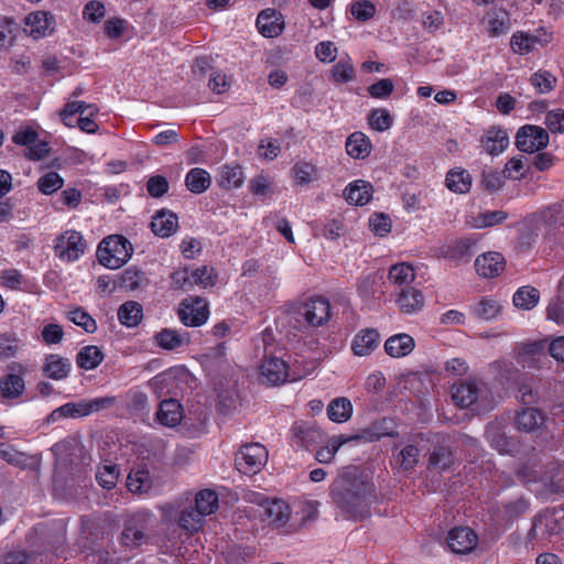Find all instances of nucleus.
I'll return each mask as SVG.
<instances>
[{
	"label": "nucleus",
	"mask_w": 564,
	"mask_h": 564,
	"mask_svg": "<svg viewBox=\"0 0 564 564\" xmlns=\"http://www.w3.org/2000/svg\"><path fill=\"white\" fill-rule=\"evenodd\" d=\"M332 497L343 512L354 519L369 513L373 486L354 473L346 471L332 485Z\"/></svg>",
	"instance_id": "obj_1"
},
{
	"label": "nucleus",
	"mask_w": 564,
	"mask_h": 564,
	"mask_svg": "<svg viewBox=\"0 0 564 564\" xmlns=\"http://www.w3.org/2000/svg\"><path fill=\"white\" fill-rule=\"evenodd\" d=\"M133 248L123 236H109L105 238L97 250L98 261L109 269H119L131 258Z\"/></svg>",
	"instance_id": "obj_2"
},
{
	"label": "nucleus",
	"mask_w": 564,
	"mask_h": 564,
	"mask_svg": "<svg viewBox=\"0 0 564 564\" xmlns=\"http://www.w3.org/2000/svg\"><path fill=\"white\" fill-rule=\"evenodd\" d=\"M268 458L265 447L259 443L243 445L236 455V466L246 475H254L261 470Z\"/></svg>",
	"instance_id": "obj_3"
},
{
	"label": "nucleus",
	"mask_w": 564,
	"mask_h": 564,
	"mask_svg": "<svg viewBox=\"0 0 564 564\" xmlns=\"http://www.w3.org/2000/svg\"><path fill=\"white\" fill-rule=\"evenodd\" d=\"M117 403L116 397H101L90 400H80L78 402H68L61 405L64 417H83L93 413L99 412L115 406Z\"/></svg>",
	"instance_id": "obj_4"
},
{
	"label": "nucleus",
	"mask_w": 564,
	"mask_h": 564,
	"mask_svg": "<svg viewBox=\"0 0 564 564\" xmlns=\"http://www.w3.org/2000/svg\"><path fill=\"white\" fill-rule=\"evenodd\" d=\"M549 133L539 126L525 124L516 135V145L519 151L533 153L544 149L549 144Z\"/></svg>",
	"instance_id": "obj_5"
},
{
	"label": "nucleus",
	"mask_w": 564,
	"mask_h": 564,
	"mask_svg": "<svg viewBox=\"0 0 564 564\" xmlns=\"http://www.w3.org/2000/svg\"><path fill=\"white\" fill-rule=\"evenodd\" d=\"M208 316V304L202 297L184 300L178 308V317L181 322L188 327H198L205 324Z\"/></svg>",
	"instance_id": "obj_6"
},
{
	"label": "nucleus",
	"mask_w": 564,
	"mask_h": 564,
	"mask_svg": "<svg viewBox=\"0 0 564 564\" xmlns=\"http://www.w3.org/2000/svg\"><path fill=\"white\" fill-rule=\"evenodd\" d=\"M297 314L310 327H318L326 324L330 317V304L324 297H314L302 304Z\"/></svg>",
	"instance_id": "obj_7"
},
{
	"label": "nucleus",
	"mask_w": 564,
	"mask_h": 564,
	"mask_svg": "<svg viewBox=\"0 0 564 564\" xmlns=\"http://www.w3.org/2000/svg\"><path fill=\"white\" fill-rule=\"evenodd\" d=\"M86 243L80 232L75 230L66 231L57 239L55 253L64 260H77L85 251Z\"/></svg>",
	"instance_id": "obj_8"
},
{
	"label": "nucleus",
	"mask_w": 564,
	"mask_h": 564,
	"mask_svg": "<svg viewBox=\"0 0 564 564\" xmlns=\"http://www.w3.org/2000/svg\"><path fill=\"white\" fill-rule=\"evenodd\" d=\"M447 544L454 553L468 554L476 549L478 535L469 527H456L448 532Z\"/></svg>",
	"instance_id": "obj_9"
},
{
	"label": "nucleus",
	"mask_w": 564,
	"mask_h": 564,
	"mask_svg": "<svg viewBox=\"0 0 564 564\" xmlns=\"http://www.w3.org/2000/svg\"><path fill=\"white\" fill-rule=\"evenodd\" d=\"M484 390L485 386L477 381H459L452 386V399L460 408H468L478 400Z\"/></svg>",
	"instance_id": "obj_10"
},
{
	"label": "nucleus",
	"mask_w": 564,
	"mask_h": 564,
	"mask_svg": "<svg viewBox=\"0 0 564 564\" xmlns=\"http://www.w3.org/2000/svg\"><path fill=\"white\" fill-rule=\"evenodd\" d=\"M506 265L505 258L499 252H487L477 257L475 268L479 275L484 278H495L503 272Z\"/></svg>",
	"instance_id": "obj_11"
},
{
	"label": "nucleus",
	"mask_w": 564,
	"mask_h": 564,
	"mask_svg": "<svg viewBox=\"0 0 564 564\" xmlns=\"http://www.w3.org/2000/svg\"><path fill=\"white\" fill-rule=\"evenodd\" d=\"M257 28L263 36L276 37L284 28L282 15L274 9H265L257 18Z\"/></svg>",
	"instance_id": "obj_12"
},
{
	"label": "nucleus",
	"mask_w": 564,
	"mask_h": 564,
	"mask_svg": "<svg viewBox=\"0 0 564 564\" xmlns=\"http://www.w3.org/2000/svg\"><path fill=\"white\" fill-rule=\"evenodd\" d=\"M25 24L32 37H44L53 31L54 17L44 11L32 12L26 15Z\"/></svg>",
	"instance_id": "obj_13"
},
{
	"label": "nucleus",
	"mask_w": 564,
	"mask_h": 564,
	"mask_svg": "<svg viewBox=\"0 0 564 564\" xmlns=\"http://www.w3.org/2000/svg\"><path fill=\"white\" fill-rule=\"evenodd\" d=\"M380 334L375 328L360 330L354 338L351 349L356 356L364 357L370 355L378 348Z\"/></svg>",
	"instance_id": "obj_14"
},
{
	"label": "nucleus",
	"mask_w": 564,
	"mask_h": 564,
	"mask_svg": "<svg viewBox=\"0 0 564 564\" xmlns=\"http://www.w3.org/2000/svg\"><path fill=\"white\" fill-rule=\"evenodd\" d=\"M292 432L297 442L310 449L325 440V434L315 425L299 422L292 427Z\"/></svg>",
	"instance_id": "obj_15"
},
{
	"label": "nucleus",
	"mask_w": 564,
	"mask_h": 564,
	"mask_svg": "<svg viewBox=\"0 0 564 564\" xmlns=\"http://www.w3.org/2000/svg\"><path fill=\"white\" fill-rule=\"evenodd\" d=\"M545 421L544 414L535 408H525L514 416V425L517 430L525 433L536 432Z\"/></svg>",
	"instance_id": "obj_16"
},
{
	"label": "nucleus",
	"mask_w": 564,
	"mask_h": 564,
	"mask_svg": "<svg viewBox=\"0 0 564 564\" xmlns=\"http://www.w3.org/2000/svg\"><path fill=\"white\" fill-rule=\"evenodd\" d=\"M261 507L263 509L262 517L276 528L283 527L290 519V508L282 500H265Z\"/></svg>",
	"instance_id": "obj_17"
},
{
	"label": "nucleus",
	"mask_w": 564,
	"mask_h": 564,
	"mask_svg": "<svg viewBox=\"0 0 564 564\" xmlns=\"http://www.w3.org/2000/svg\"><path fill=\"white\" fill-rule=\"evenodd\" d=\"M42 370L50 379L57 381L64 380L68 377L72 370V362L69 359L57 354H51L46 356Z\"/></svg>",
	"instance_id": "obj_18"
},
{
	"label": "nucleus",
	"mask_w": 564,
	"mask_h": 564,
	"mask_svg": "<svg viewBox=\"0 0 564 564\" xmlns=\"http://www.w3.org/2000/svg\"><path fill=\"white\" fill-rule=\"evenodd\" d=\"M261 376L270 383L278 384L288 378L286 364L276 357H265L260 366Z\"/></svg>",
	"instance_id": "obj_19"
},
{
	"label": "nucleus",
	"mask_w": 564,
	"mask_h": 564,
	"mask_svg": "<svg viewBox=\"0 0 564 564\" xmlns=\"http://www.w3.org/2000/svg\"><path fill=\"white\" fill-rule=\"evenodd\" d=\"M372 192V185L369 182L357 180L345 188L344 197L351 205L364 206L371 199Z\"/></svg>",
	"instance_id": "obj_20"
},
{
	"label": "nucleus",
	"mask_w": 564,
	"mask_h": 564,
	"mask_svg": "<svg viewBox=\"0 0 564 564\" xmlns=\"http://www.w3.org/2000/svg\"><path fill=\"white\" fill-rule=\"evenodd\" d=\"M415 347L412 336L409 334H397L389 337L384 343L386 352L392 358L408 356Z\"/></svg>",
	"instance_id": "obj_21"
},
{
	"label": "nucleus",
	"mask_w": 564,
	"mask_h": 564,
	"mask_svg": "<svg viewBox=\"0 0 564 564\" xmlns=\"http://www.w3.org/2000/svg\"><path fill=\"white\" fill-rule=\"evenodd\" d=\"M183 417L182 406L175 399L163 400L156 412L158 421L169 427L176 426Z\"/></svg>",
	"instance_id": "obj_22"
},
{
	"label": "nucleus",
	"mask_w": 564,
	"mask_h": 564,
	"mask_svg": "<svg viewBox=\"0 0 564 564\" xmlns=\"http://www.w3.org/2000/svg\"><path fill=\"white\" fill-rule=\"evenodd\" d=\"M561 524L552 516H540L535 518L530 534L542 540H552L561 533Z\"/></svg>",
	"instance_id": "obj_23"
},
{
	"label": "nucleus",
	"mask_w": 564,
	"mask_h": 564,
	"mask_svg": "<svg viewBox=\"0 0 564 564\" xmlns=\"http://www.w3.org/2000/svg\"><path fill=\"white\" fill-rule=\"evenodd\" d=\"M155 344L164 350H175L189 344L187 333H181L171 328H163L154 335Z\"/></svg>",
	"instance_id": "obj_24"
},
{
	"label": "nucleus",
	"mask_w": 564,
	"mask_h": 564,
	"mask_svg": "<svg viewBox=\"0 0 564 564\" xmlns=\"http://www.w3.org/2000/svg\"><path fill=\"white\" fill-rule=\"evenodd\" d=\"M346 152L356 160L366 159L371 152V142L362 132H354L346 140Z\"/></svg>",
	"instance_id": "obj_25"
},
{
	"label": "nucleus",
	"mask_w": 564,
	"mask_h": 564,
	"mask_svg": "<svg viewBox=\"0 0 564 564\" xmlns=\"http://www.w3.org/2000/svg\"><path fill=\"white\" fill-rule=\"evenodd\" d=\"M178 227V218L171 212H159L151 221L152 231L162 238L170 237Z\"/></svg>",
	"instance_id": "obj_26"
},
{
	"label": "nucleus",
	"mask_w": 564,
	"mask_h": 564,
	"mask_svg": "<svg viewBox=\"0 0 564 564\" xmlns=\"http://www.w3.org/2000/svg\"><path fill=\"white\" fill-rule=\"evenodd\" d=\"M481 143L488 154L497 155L507 148L509 138L506 131L491 128L481 138Z\"/></svg>",
	"instance_id": "obj_27"
},
{
	"label": "nucleus",
	"mask_w": 564,
	"mask_h": 564,
	"mask_svg": "<svg viewBox=\"0 0 564 564\" xmlns=\"http://www.w3.org/2000/svg\"><path fill=\"white\" fill-rule=\"evenodd\" d=\"M245 175L239 165H224L219 169L217 184L225 189L238 188L243 184Z\"/></svg>",
	"instance_id": "obj_28"
},
{
	"label": "nucleus",
	"mask_w": 564,
	"mask_h": 564,
	"mask_svg": "<svg viewBox=\"0 0 564 564\" xmlns=\"http://www.w3.org/2000/svg\"><path fill=\"white\" fill-rule=\"evenodd\" d=\"M153 480L150 471L145 468L131 470L127 478V488L132 494H147L151 490Z\"/></svg>",
	"instance_id": "obj_29"
},
{
	"label": "nucleus",
	"mask_w": 564,
	"mask_h": 564,
	"mask_svg": "<svg viewBox=\"0 0 564 564\" xmlns=\"http://www.w3.org/2000/svg\"><path fill=\"white\" fill-rule=\"evenodd\" d=\"M105 359L102 350L94 345L83 347L77 356L76 364L79 368L85 370L96 369Z\"/></svg>",
	"instance_id": "obj_30"
},
{
	"label": "nucleus",
	"mask_w": 564,
	"mask_h": 564,
	"mask_svg": "<svg viewBox=\"0 0 564 564\" xmlns=\"http://www.w3.org/2000/svg\"><path fill=\"white\" fill-rule=\"evenodd\" d=\"M97 112L98 108L96 105L87 104L85 101H68L61 110L59 116L67 127H74V123L70 121V118L76 113H79L82 117L85 113L89 116H95Z\"/></svg>",
	"instance_id": "obj_31"
},
{
	"label": "nucleus",
	"mask_w": 564,
	"mask_h": 564,
	"mask_svg": "<svg viewBox=\"0 0 564 564\" xmlns=\"http://www.w3.org/2000/svg\"><path fill=\"white\" fill-rule=\"evenodd\" d=\"M212 183L209 173L199 167L189 170L185 177V185L187 189L194 194L204 193Z\"/></svg>",
	"instance_id": "obj_32"
},
{
	"label": "nucleus",
	"mask_w": 564,
	"mask_h": 564,
	"mask_svg": "<svg viewBox=\"0 0 564 564\" xmlns=\"http://www.w3.org/2000/svg\"><path fill=\"white\" fill-rule=\"evenodd\" d=\"M24 389V379L19 375L8 373L0 379V394L3 399L19 398Z\"/></svg>",
	"instance_id": "obj_33"
},
{
	"label": "nucleus",
	"mask_w": 564,
	"mask_h": 564,
	"mask_svg": "<svg viewBox=\"0 0 564 564\" xmlns=\"http://www.w3.org/2000/svg\"><path fill=\"white\" fill-rule=\"evenodd\" d=\"M352 414V404L347 398H336L327 406L328 419L336 423L347 422Z\"/></svg>",
	"instance_id": "obj_34"
},
{
	"label": "nucleus",
	"mask_w": 564,
	"mask_h": 564,
	"mask_svg": "<svg viewBox=\"0 0 564 564\" xmlns=\"http://www.w3.org/2000/svg\"><path fill=\"white\" fill-rule=\"evenodd\" d=\"M204 522L205 516L196 507H187L183 509L178 518V525L189 533L200 530Z\"/></svg>",
	"instance_id": "obj_35"
},
{
	"label": "nucleus",
	"mask_w": 564,
	"mask_h": 564,
	"mask_svg": "<svg viewBox=\"0 0 564 564\" xmlns=\"http://www.w3.org/2000/svg\"><path fill=\"white\" fill-rule=\"evenodd\" d=\"M400 308L404 313H414L422 308L424 297L419 290L413 288L403 289L397 300Z\"/></svg>",
	"instance_id": "obj_36"
},
{
	"label": "nucleus",
	"mask_w": 564,
	"mask_h": 564,
	"mask_svg": "<svg viewBox=\"0 0 564 564\" xmlns=\"http://www.w3.org/2000/svg\"><path fill=\"white\" fill-rule=\"evenodd\" d=\"M142 316V306L134 301L123 303L118 310L119 321L128 327L137 326L141 322Z\"/></svg>",
	"instance_id": "obj_37"
},
{
	"label": "nucleus",
	"mask_w": 564,
	"mask_h": 564,
	"mask_svg": "<svg viewBox=\"0 0 564 564\" xmlns=\"http://www.w3.org/2000/svg\"><path fill=\"white\" fill-rule=\"evenodd\" d=\"M446 186L454 193L465 194L471 187V176L466 170H451L446 175Z\"/></svg>",
	"instance_id": "obj_38"
},
{
	"label": "nucleus",
	"mask_w": 564,
	"mask_h": 564,
	"mask_svg": "<svg viewBox=\"0 0 564 564\" xmlns=\"http://www.w3.org/2000/svg\"><path fill=\"white\" fill-rule=\"evenodd\" d=\"M540 300L538 289L527 285L518 289L513 295V304L521 310H531L536 306Z\"/></svg>",
	"instance_id": "obj_39"
},
{
	"label": "nucleus",
	"mask_w": 564,
	"mask_h": 564,
	"mask_svg": "<svg viewBox=\"0 0 564 564\" xmlns=\"http://www.w3.org/2000/svg\"><path fill=\"white\" fill-rule=\"evenodd\" d=\"M454 464L453 452L446 446H437L430 455L429 466L438 470H447Z\"/></svg>",
	"instance_id": "obj_40"
},
{
	"label": "nucleus",
	"mask_w": 564,
	"mask_h": 564,
	"mask_svg": "<svg viewBox=\"0 0 564 564\" xmlns=\"http://www.w3.org/2000/svg\"><path fill=\"white\" fill-rule=\"evenodd\" d=\"M367 441L373 442L383 436H398V433L392 431V421L382 419L381 421L372 423L369 427L364 430L362 435Z\"/></svg>",
	"instance_id": "obj_41"
},
{
	"label": "nucleus",
	"mask_w": 564,
	"mask_h": 564,
	"mask_svg": "<svg viewBox=\"0 0 564 564\" xmlns=\"http://www.w3.org/2000/svg\"><path fill=\"white\" fill-rule=\"evenodd\" d=\"M195 507L206 517L218 509V496L214 490L199 491L195 498Z\"/></svg>",
	"instance_id": "obj_42"
},
{
	"label": "nucleus",
	"mask_w": 564,
	"mask_h": 564,
	"mask_svg": "<svg viewBox=\"0 0 564 564\" xmlns=\"http://www.w3.org/2000/svg\"><path fill=\"white\" fill-rule=\"evenodd\" d=\"M414 270L411 264L402 262L390 268L388 278L398 285L410 284L414 280Z\"/></svg>",
	"instance_id": "obj_43"
},
{
	"label": "nucleus",
	"mask_w": 564,
	"mask_h": 564,
	"mask_svg": "<svg viewBox=\"0 0 564 564\" xmlns=\"http://www.w3.org/2000/svg\"><path fill=\"white\" fill-rule=\"evenodd\" d=\"M501 305L494 299L484 297L474 307V314L485 321L496 318L501 313Z\"/></svg>",
	"instance_id": "obj_44"
},
{
	"label": "nucleus",
	"mask_w": 564,
	"mask_h": 564,
	"mask_svg": "<svg viewBox=\"0 0 564 564\" xmlns=\"http://www.w3.org/2000/svg\"><path fill=\"white\" fill-rule=\"evenodd\" d=\"M98 484L107 490L116 487L119 479V469L115 464H105L96 473Z\"/></svg>",
	"instance_id": "obj_45"
},
{
	"label": "nucleus",
	"mask_w": 564,
	"mask_h": 564,
	"mask_svg": "<svg viewBox=\"0 0 564 564\" xmlns=\"http://www.w3.org/2000/svg\"><path fill=\"white\" fill-rule=\"evenodd\" d=\"M355 78V67L349 59H340L332 68L330 79L335 84H345Z\"/></svg>",
	"instance_id": "obj_46"
},
{
	"label": "nucleus",
	"mask_w": 564,
	"mask_h": 564,
	"mask_svg": "<svg viewBox=\"0 0 564 564\" xmlns=\"http://www.w3.org/2000/svg\"><path fill=\"white\" fill-rule=\"evenodd\" d=\"M137 520L131 519L121 533V541L126 546L135 547L145 540L144 532L135 525Z\"/></svg>",
	"instance_id": "obj_47"
},
{
	"label": "nucleus",
	"mask_w": 564,
	"mask_h": 564,
	"mask_svg": "<svg viewBox=\"0 0 564 564\" xmlns=\"http://www.w3.org/2000/svg\"><path fill=\"white\" fill-rule=\"evenodd\" d=\"M509 28V14L506 11H496L488 18L487 31L491 36H498L502 33H506Z\"/></svg>",
	"instance_id": "obj_48"
},
{
	"label": "nucleus",
	"mask_w": 564,
	"mask_h": 564,
	"mask_svg": "<svg viewBox=\"0 0 564 564\" xmlns=\"http://www.w3.org/2000/svg\"><path fill=\"white\" fill-rule=\"evenodd\" d=\"M349 440L350 438H345L343 435L332 437L326 446L321 447L316 452V459L322 464L330 463L340 446Z\"/></svg>",
	"instance_id": "obj_49"
},
{
	"label": "nucleus",
	"mask_w": 564,
	"mask_h": 564,
	"mask_svg": "<svg viewBox=\"0 0 564 564\" xmlns=\"http://www.w3.org/2000/svg\"><path fill=\"white\" fill-rule=\"evenodd\" d=\"M420 451L414 445H406L397 456L398 466L405 471L413 469L419 462Z\"/></svg>",
	"instance_id": "obj_50"
},
{
	"label": "nucleus",
	"mask_w": 564,
	"mask_h": 564,
	"mask_svg": "<svg viewBox=\"0 0 564 564\" xmlns=\"http://www.w3.org/2000/svg\"><path fill=\"white\" fill-rule=\"evenodd\" d=\"M64 180L56 172H48L37 181V188L44 195H52L62 188Z\"/></svg>",
	"instance_id": "obj_51"
},
{
	"label": "nucleus",
	"mask_w": 564,
	"mask_h": 564,
	"mask_svg": "<svg viewBox=\"0 0 564 564\" xmlns=\"http://www.w3.org/2000/svg\"><path fill=\"white\" fill-rule=\"evenodd\" d=\"M508 214L503 210H486L480 213L474 220V227L486 228L503 223Z\"/></svg>",
	"instance_id": "obj_52"
},
{
	"label": "nucleus",
	"mask_w": 564,
	"mask_h": 564,
	"mask_svg": "<svg viewBox=\"0 0 564 564\" xmlns=\"http://www.w3.org/2000/svg\"><path fill=\"white\" fill-rule=\"evenodd\" d=\"M68 318L77 326H80L87 333H95L97 329L96 321L83 308L77 307L68 312Z\"/></svg>",
	"instance_id": "obj_53"
},
{
	"label": "nucleus",
	"mask_w": 564,
	"mask_h": 564,
	"mask_svg": "<svg viewBox=\"0 0 564 564\" xmlns=\"http://www.w3.org/2000/svg\"><path fill=\"white\" fill-rule=\"evenodd\" d=\"M121 286L128 290H137L148 282L144 273L137 268H129L120 276Z\"/></svg>",
	"instance_id": "obj_54"
},
{
	"label": "nucleus",
	"mask_w": 564,
	"mask_h": 564,
	"mask_svg": "<svg viewBox=\"0 0 564 564\" xmlns=\"http://www.w3.org/2000/svg\"><path fill=\"white\" fill-rule=\"evenodd\" d=\"M531 84L540 94L551 91L556 83L555 76L547 70H539L531 76Z\"/></svg>",
	"instance_id": "obj_55"
},
{
	"label": "nucleus",
	"mask_w": 564,
	"mask_h": 564,
	"mask_svg": "<svg viewBox=\"0 0 564 564\" xmlns=\"http://www.w3.org/2000/svg\"><path fill=\"white\" fill-rule=\"evenodd\" d=\"M55 456L62 458L64 456H73L83 452V446L77 437H67L53 446Z\"/></svg>",
	"instance_id": "obj_56"
},
{
	"label": "nucleus",
	"mask_w": 564,
	"mask_h": 564,
	"mask_svg": "<svg viewBox=\"0 0 564 564\" xmlns=\"http://www.w3.org/2000/svg\"><path fill=\"white\" fill-rule=\"evenodd\" d=\"M369 124L376 131H386L392 126V117L387 109H373L368 117Z\"/></svg>",
	"instance_id": "obj_57"
},
{
	"label": "nucleus",
	"mask_w": 564,
	"mask_h": 564,
	"mask_svg": "<svg viewBox=\"0 0 564 564\" xmlns=\"http://www.w3.org/2000/svg\"><path fill=\"white\" fill-rule=\"evenodd\" d=\"M0 458L6 460L8 464L24 468L26 465V456L14 449L11 445L0 443Z\"/></svg>",
	"instance_id": "obj_58"
},
{
	"label": "nucleus",
	"mask_w": 564,
	"mask_h": 564,
	"mask_svg": "<svg viewBox=\"0 0 564 564\" xmlns=\"http://www.w3.org/2000/svg\"><path fill=\"white\" fill-rule=\"evenodd\" d=\"M350 13L358 21L370 20L376 13V6L369 0H360L350 6Z\"/></svg>",
	"instance_id": "obj_59"
},
{
	"label": "nucleus",
	"mask_w": 564,
	"mask_h": 564,
	"mask_svg": "<svg viewBox=\"0 0 564 564\" xmlns=\"http://www.w3.org/2000/svg\"><path fill=\"white\" fill-rule=\"evenodd\" d=\"M393 89L394 85L390 78H382L367 88L369 95L377 99L388 98Z\"/></svg>",
	"instance_id": "obj_60"
},
{
	"label": "nucleus",
	"mask_w": 564,
	"mask_h": 564,
	"mask_svg": "<svg viewBox=\"0 0 564 564\" xmlns=\"http://www.w3.org/2000/svg\"><path fill=\"white\" fill-rule=\"evenodd\" d=\"M169 182L162 175L151 176L147 182V191L150 196L159 198L162 197L169 191Z\"/></svg>",
	"instance_id": "obj_61"
},
{
	"label": "nucleus",
	"mask_w": 564,
	"mask_h": 564,
	"mask_svg": "<svg viewBox=\"0 0 564 564\" xmlns=\"http://www.w3.org/2000/svg\"><path fill=\"white\" fill-rule=\"evenodd\" d=\"M529 509V503L524 498H517L516 500L509 501L503 507V513L508 520H516L520 516L524 514Z\"/></svg>",
	"instance_id": "obj_62"
},
{
	"label": "nucleus",
	"mask_w": 564,
	"mask_h": 564,
	"mask_svg": "<svg viewBox=\"0 0 564 564\" xmlns=\"http://www.w3.org/2000/svg\"><path fill=\"white\" fill-rule=\"evenodd\" d=\"M546 315L550 321L564 325V299L555 297L551 300L546 307Z\"/></svg>",
	"instance_id": "obj_63"
},
{
	"label": "nucleus",
	"mask_w": 564,
	"mask_h": 564,
	"mask_svg": "<svg viewBox=\"0 0 564 564\" xmlns=\"http://www.w3.org/2000/svg\"><path fill=\"white\" fill-rule=\"evenodd\" d=\"M545 124L552 132H564V110L555 109L549 111L545 117Z\"/></svg>",
	"instance_id": "obj_64"
}]
</instances>
